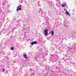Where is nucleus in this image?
<instances>
[{"label": "nucleus", "instance_id": "nucleus-1", "mask_svg": "<svg viewBox=\"0 0 76 76\" xmlns=\"http://www.w3.org/2000/svg\"><path fill=\"white\" fill-rule=\"evenodd\" d=\"M71 50L76 51V44H74Z\"/></svg>", "mask_w": 76, "mask_h": 76}, {"label": "nucleus", "instance_id": "nucleus-2", "mask_svg": "<svg viewBox=\"0 0 76 76\" xmlns=\"http://www.w3.org/2000/svg\"><path fill=\"white\" fill-rule=\"evenodd\" d=\"M22 8H21V5H19L17 8V11L21 10Z\"/></svg>", "mask_w": 76, "mask_h": 76}, {"label": "nucleus", "instance_id": "nucleus-3", "mask_svg": "<svg viewBox=\"0 0 76 76\" xmlns=\"http://www.w3.org/2000/svg\"><path fill=\"white\" fill-rule=\"evenodd\" d=\"M45 36H47L48 35V30L47 29L45 30Z\"/></svg>", "mask_w": 76, "mask_h": 76}, {"label": "nucleus", "instance_id": "nucleus-4", "mask_svg": "<svg viewBox=\"0 0 76 76\" xmlns=\"http://www.w3.org/2000/svg\"><path fill=\"white\" fill-rule=\"evenodd\" d=\"M65 13L66 15H67V16H70V14H69V13L68 12V11H67L66 10Z\"/></svg>", "mask_w": 76, "mask_h": 76}, {"label": "nucleus", "instance_id": "nucleus-5", "mask_svg": "<svg viewBox=\"0 0 76 76\" xmlns=\"http://www.w3.org/2000/svg\"><path fill=\"white\" fill-rule=\"evenodd\" d=\"M37 41H34L31 43V45H34V44H37Z\"/></svg>", "mask_w": 76, "mask_h": 76}, {"label": "nucleus", "instance_id": "nucleus-6", "mask_svg": "<svg viewBox=\"0 0 76 76\" xmlns=\"http://www.w3.org/2000/svg\"><path fill=\"white\" fill-rule=\"evenodd\" d=\"M24 57L25 58H27L28 57H27V55L26 54H25L24 53L23 54Z\"/></svg>", "mask_w": 76, "mask_h": 76}, {"label": "nucleus", "instance_id": "nucleus-7", "mask_svg": "<svg viewBox=\"0 0 76 76\" xmlns=\"http://www.w3.org/2000/svg\"><path fill=\"white\" fill-rule=\"evenodd\" d=\"M45 53H43L42 54V58H44V56H45Z\"/></svg>", "mask_w": 76, "mask_h": 76}, {"label": "nucleus", "instance_id": "nucleus-8", "mask_svg": "<svg viewBox=\"0 0 76 76\" xmlns=\"http://www.w3.org/2000/svg\"><path fill=\"white\" fill-rule=\"evenodd\" d=\"M59 5V3L57 2V3H56V6H58V5Z\"/></svg>", "mask_w": 76, "mask_h": 76}, {"label": "nucleus", "instance_id": "nucleus-9", "mask_svg": "<svg viewBox=\"0 0 76 76\" xmlns=\"http://www.w3.org/2000/svg\"><path fill=\"white\" fill-rule=\"evenodd\" d=\"M62 6L63 7H65V6H66V4H63L62 5Z\"/></svg>", "mask_w": 76, "mask_h": 76}, {"label": "nucleus", "instance_id": "nucleus-10", "mask_svg": "<svg viewBox=\"0 0 76 76\" xmlns=\"http://www.w3.org/2000/svg\"><path fill=\"white\" fill-rule=\"evenodd\" d=\"M51 34L52 35H54V32H53V31H52Z\"/></svg>", "mask_w": 76, "mask_h": 76}, {"label": "nucleus", "instance_id": "nucleus-11", "mask_svg": "<svg viewBox=\"0 0 76 76\" xmlns=\"http://www.w3.org/2000/svg\"><path fill=\"white\" fill-rule=\"evenodd\" d=\"M72 50V49H70V48H69L68 49V51H70V50Z\"/></svg>", "mask_w": 76, "mask_h": 76}, {"label": "nucleus", "instance_id": "nucleus-12", "mask_svg": "<svg viewBox=\"0 0 76 76\" xmlns=\"http://www.w3.org/2000/svg\"><path fill=\"white\" fill-rule=\"evenodd\" d=\"M13 47H12L11 48V50H13Z\"/></svg>", "mask_w": 76, "mask_h": 76}, {"label": "nucleus", "instance_id": "nucleus-13", "mask_svg": "<svg viewBox=\"0 0 76 76\" xmlns=\"http://www.w3.org/2000/svg\"><path fill=\"white\" fill-rule=\"evenodd\" d=\"M13 63H16V61H13Z\"/></svg>", "mask_w": 76, "mask_h": 76}, {"label": "nucleus", "instance_id": "nucleus-14", "mask_svg": "<svg viewBox=\"0 0 76 76\" xmlns=\"http://www.w3.org/2000/svg\"><path fill=\"white\" fill-rule=\"evenodd\" d=\"M4 70H5V69H3L2 70L3 72H4Z\"/></svg>", "mask_w": 76, "mask_h": 76}, {"label": "nucleus", "instance_id": "nucleus-15", "mask_svg": "<svg viewBox=\"0 0 76 76\" xmlns=\"http://www.w3.org/2000/svg\"><path fill=\"white\" fill-rule=\"evenodd\" d=\"M18 25H16V26H18Z\"/></svg>", "mask_w": 76, "mask_h": 76}, {"label": "nucleus", "instance_id": "nucleus-16", "mask_svg": "<svg viewBox=\"0 0 76 76\" xmlns=\"http://www.w3.org/2000/svg\"><path fill=\"white\" fill-rule=\"evenodd\" d=\"M64 10H65V9H64Z\"/></svg>", "mask_w": 76, "mask_h": 76}, {"label": "nucleus", "instance_id": "nucleus-17", "mask_svg": "<svg viewBox=\"0 0 76 76\" xmlns=\"http://www.w3.org/2000/svg\"><path fill=\"white\" fill-rule=\"evenodd\" d=\"M19 26H20V25H19Z\"/></svg>", "mask_w": 76, "mask_h": 76}, {"label": "nucleus", "instance_id": "nucleus-18", "mask_svg": "<svg viewBox=\"0 0 76 76\" xmlns=\"http://www.w3.org/2000/svg\"><path fill=\"white\" fill-rule=\"evenodd\" d=\"M52 63H54L52 61Z\"/></svg>", "mask_w": 76, "mask_h": 76}, {"label": "nucleus", "instance_id": "nucleus-19", "mask_svg": "<svg viewBox=\"0 0 76 76\" xmlns=\"http://www.w3.org/2000/svg\"><path fill=\"white\" fill-rule=\"evenodd\" d=\"M57 0H56V1H57Z\"/></svg>", "mask_w": 76, "mask_h": 76}, {"label": "nucleus", "instance_id": "nucleus-20", "mask_svg": "<svg viewBox=\"0 0 76 76\" xmlns=\"http://www.w3.org/2000/svg\"><path fill=\"white\" fill-rule=\"evenodd\" d=\"M16 60V59H15V60Z\"/></svg>", "mask_w": 76, "mask_h": 76}, {"label": "nucleus", "instance_id": "nucleus-21", "mask_svg": "<svg viewBox=\"0 0 76 76\" xmlns=\"http://www.w3.org/2000/svg\"><path fill=\"white\" fill-rule=\"evenodd\" d=\"M44 76H45L44 75Z\"/></svg>", "mask_w": 76, "mask_h": 76}]
</instances>
